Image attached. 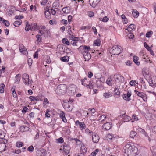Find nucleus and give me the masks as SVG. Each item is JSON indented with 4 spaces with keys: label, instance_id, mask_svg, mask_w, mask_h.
<instances>
[{
    "label": "nucleus",
    "instance_id": "f257e3e1",
    "mask_svg": "<svg viewBox=\"0 0 156 156\" xmlns=\"http://www.w3.org/2000/svg\"><path fill=\"white\" fill-rule=\"evenodd\" d=\"M113 79L115 82V86L120 87L122 82L123 83L124 78L119 74H116L114 75Z\"/></svg>",
    "mask_w": 156,
    "mask_h": 156
},
{
    "label": "nucleus",
    "instance_id": "f03ea898",
    "mask_svg": "<svg viewBox=\"0 0 156 156\" xmlns=\"http://www.w3.org/2000/svg\"><path fill=\"white\" fill-rule=\"evenodd\" d=\"M67 90V87L66 85L61 84L58 85L55 89V92L58 95H62L65 94Z\"/></svg>",
    "mask_w": 156,
    "mask_h": 156
},
{
    "label": "nucleus",
    "instance_id": "7ed1b4c3",
    "mask_svg": "<svg viewBox=\"0 0 156 156\" xmlns=\"http://www.w3.org/2000/svg\"><path fill=\"white\" fill-rule=\"evenodd\" d=\"M122 48L120 46H114L110 50L111 54L113 55H118L120 54L122 52Z\"/></svg>",
    "mask_w": 156,
    "mask_h": 156
},
{
    "label": "nucleus",
    "instance_id": "20e7f679",
    "mask_svg": "<svg viewBox=\"0 0 156 156\" xmlns=\"http://www.w3.org/2000/svg\"><path fill=\"white\" fill-rule=\"evenodd\" d=\"M134 92L137 95L141 97L144 101H147V95L142 92H140L136 90H135Z\"/></svg>",
    "mask_w": 156,
    "mask_h": 156
},
{
    "label": "nucleus",
    "instance_id": "39448f33",
    "mask_svg": "<svg viewBox=\"0 0 156 156\" xmlns=\"http://www.w3.org/2000/svg\"><path fill=\"white\" fill-rule=\"evenodd\" d=\"M90 49V48L89 46L86 45L81 46L78 48L79 51L81 52H88Z\"/></svg>",
    "mask_w": 156,
    "mask_h": 156
},
{
    "label": "nucleus",
    "instance_id": "423d86ee",
    "mask_svg": "<svg viewBox=\"0 0 156 156\" xmlns=\"http://www.w3.org/2000/svg\"><path fill=\"white\" fill-rule=\"evenodd\" d=\"M112 125V123L107 122L103 124L102 127L105 130H108L111 128Z\"/></svg>",
    "mask_w": 156,
    "mask_h": 156
},
{
    "label": "nucleus",
    "instance_id": "0eeeda50",
    "mask_svg": "<svg viewBox=\"0 0 156 156\" xmlns=\"http://www.w3.org/2000/svg\"><path fill=\"white\" fill-rule=\"evenodd\" d=\"M58 113L61 119H62V121L64 122H67V120L66 118L65 114L63 111L59 110L58 111Z\"/></svg>",
    "mask_w": 156,
    "mask_h": 156
},
{
    "label": "nucleus",
    "instance_id": "6e6552de",
    "mask_svg": "<svg viewBox=\"0 0 156 156\" xmlns=\"http://www.w3.org/2000/svg\"><path fill=\"white\" fill-rule=\"evenodd\" d=\"M126 148H129L130 151L133 153V154H135L137 152V148L136 147H133L129 144H126Z\"/></svg>",
    "mask_w": 156,
    "mask_h": 156
},
{
    "label": "nucleus",
    "instance_id": "1a4fd4ad",
    "mask_svg": "<svg viewBox=\"0 0 156 156\" xmlns=\"http://www.w3.org/2000/svg\"><path fill=\"white\" fill-rule=\"evenodd\" d=\"M101 0H89V4L93 8H95Z\"/></svg>",
    "mask_w": 156,
    "mask_h": 156
},
{
    "label": "nucleus",
    "instance_id": "9d476101",
    "mask_svg": "<svg viewBox=\"0 0 156 156\" xmlns=\"http://www.w3.org/2000/svg\"><path fill=\"white\" fill-rule=\"evenodd\" d=\"M92 139L94 143H97L99 139V136L96 133H93L92 134Z\"/></svg>",
    "mask_w": 156,
    "mask_h": 156
},
{
    "label": "nucleus",
    "instance_id": "9b49d317",
    "mask_svg": "<svg viewBox=\"0 0 156 156\" xmlns=\"http://www.w3.org/2000/svg\"><path fill=\"white\" fill-rule=\"evenodd\" d=\"M83 55L85 59V61H89L91 57V54L89 52L87 51L83 52Z\"/></svg>",
    "mask_w": 156,
    "mask_h": 156
},
{
    "label": "nucleus",
    "instance_id": "f8f14e48",
    "mask_svg": "<svg viewBox=\"0 0 156 156\" xmlns=\"http://www.w3.org/2000/svg\"><path fill=\"white\" fill-rule=\"evenodd\" d=\"M39 27L37 24L34 23H32L30 27V30H37L39 29Z\"/></svg>",
    "mask_w": 156,
    "mask_h": 156
},
{
    "label": "nucleus",
    "instance_id": "ddd939ff",
    "mask_svg": "<svg viewBox=\"0 0 156 156\" xmlns=\"http://www.w3.org/2000/svg\"><path fill=\"white\" fill-rule=\"evenodd\" d=\"M19 48L20 51L23 53V54H25V53L27 52V49L22 44H19Z\"/></svg>",
    "mask_w": 156,
    "mask_h": 156
},
{
    "label": "nucleus",
    "instance_id": "4468645a",
    "mask_svg": "<svg viewBox=\"0 0 156 156\" xmlns=\"http://www.w3.org/2000/svg\"><path fill=\"white\" fill-rule=\"evenodd\" d=\"M70 149V147L69 145L66 144L64 145L63 151L66 155L69 152Z\"/></svg>",
    "mask_w": 156,
    "mask_h": 156
},
{
    "label": "nucleus",
    "instance_id": "2eb2a0df",
    "mask_svg": "<svg viewBox=\"0 0 156 156\" xmlns=\"http://www.w3.org/2000/svg\"><path fill=\"white\" fill-rule=\"evenodd\" d=\"M46 153L45 150L43 149L41 151H38L37 153V156H45Z\"/></svg>",
    "mask_w": 156,
    "mask_h": 156
},
{
    "label": "nucleus",
    "instance_id": "dca6fc26",
    "mask_svg": "<svg viewBox=\"0 0 156 156\" xmlns=\"http://www.w3.org/2000/svg\"><path fill=\"white\" fill-rule=\"evenodd\" d=\"M29 129L28 127L24 125L20 127V129L21 132L27 131L29 130Z\"/></svg>",
    "mask_w": 156,
    "mask_h": 156
},
{
    "label": "nucleus",
    "instance_id": "f3484780",
    "mask_svg": "<svg viewBox=\"0 0 156 156\" xmlns=\"http://www.w3.org/2000/svg\"><path fill=\"white\" fill-rule=\"evenodd\" d=\"M122 119L124 122H129L131 119V118L129 116L123 115H122Z\"/></svg>",
    "mask_w": 156,
    "mask_h": 156
},
{
    "label": "nucleus",
    "instance_id": "a211bd4d",
    "mask_svg": "<svg viewBox=\"0 0 156 156\" xmlns=\"http://www.w3.org/2000/svg\"><path fill=\"white\" fill-rule=\"evenodd\" d=\"M6 145L4 144H0V151L1 152H3L6 150Z\"/></svg>",
    "mask_w": 156,
    "mask_h": 156
},
{
    "label": "nucleus",
    "instance_id": "6ab92c4d",
    "mask_svg": "<svg viewBox=\"0 0 156 156\" xmlns=\"http://www.w3.org/2000/svg\"><path fill=\"white\" fill-rule=\"evenodd\" d=\"M16 80L15 83L18 84L19 83L21 79V74H18L16 75L15 77Z\"/></svg>",
    "mask_w": 156,
    "mask_h": 156
},
{
    "label": "nucleus",
    "instance_id": "aec40b11",
    "mask_svg": "<svg viewBox=\"0 0 156 156\" xmlns=\"http://www.w3.org/2000/svg\"><path fill=\"white\" fill-rule=\"evenodd\" d=\"M69 56H65L62 57H61L60 58V59L62 61L66 62L69 61Z\"/></svg>",
    "mask_w": 156,
    "mask_h": 156
},
{
    "label": "nucleus",
    "instance_id": "412c9836",
    "mask_svg": "<svg viewBox=\"0 0 156 156\" xmlns=\"http://www.w3.org/2000/svg\"><path fill=\"white\" fill-rule=\"evenodd\" d=\"M112 79L111 77L108 78L106 80V83L109 86H112Z\"/></svg>",
    "mask_w": 156,
    "mask_h": 156
},
{
    "label": "nucleus",
    "instance_id": "4be33fe9",
    "mask_svg": "<svg viewBox=\"0 0 156 156\" xmlns=\"http://www.w3.org/2000/svg\"><path fill=\"white\" fill-rule=\"evenodd\" d=\"M49 10V9L46 10L44 12V14L45 17L47 19L50 18L51 13Z\"/></svg>",
    "mask_w": 156,
    "mask_h": 156
},
{
    "label": "nucleus",
    "instance_id": "5701e85b",
    "mask_svg": "<svg viewBox=\"0 0 156 156\" xmlns=\"http://www.w3.org/2000/svg\"><path fill=\"white\" fill-rule=\"evenodd\" d=\"M133 60L134 62L137 65H139L140 62L138 61V57L136 56H134L133 57Z\"/></svg>",
    "mask_w": 156,
    "mask_h": 156
},
{
    "label": "nucleus",
    "instance_id": "b1692460",
    "mask_svg": "<svg viewBox=\"0 0 156 156\" xmlns=\"http://www.w3.org/2000/svg\"><path fill=\"white\" fill-rule=\"evenodd\" d=\"M132 14L134 18H137L139 15V12L136 10H133L132 11Z\"/></svg>",
    "mask_w": 156,
    "mask_h": 156
},
{
    "label": "nucleus",
    "instance_id": "393cba45",
    "mask_svg": "<svg viewBox=\"0 0 156 156\" xmlns=\"http://www.w3.org/2000/svg\"><path fill=\"white\" fill-rule=\"evenodd\" d=\"M49 103V101L48 99L44 98V101L43 103V106L44 107H46Z\"/></svg>",
    "mask_w": 156,
    "mask_h": 156
},
{
    "label": "nucleus",
    "instance_id": "a878e982",
    "mask_svg": "<svg viewBox=\"0 0 156 156\" xmlns=\"http://www.w3.org/2000/svg\"><path fill=\"white\" fill-rule=\"evenodd\" d=\"M29 98L32 101H38L40 99L39 97H35L32 96H30Z\"/></svg>",
    "mask_w": 156,
    "mask_h": 156
},
{
    "label": "nucleus",
    "instance_id": "bb28decb",
    "mask_svg": "<svg viewBox=\"0 0 156 156\" xmlns=\"http://www.w3.org/2000/svg\"><path fill=\"white\" fill-rule=\"evenodd\" d=\"M114 135H112V134H108L107 135V140H108V139L112 140H114L115 139V137L114 136Z\"/></svg>",
    "mask_w": 156,
    "mask_h": 156
},
{
    "label": "nucleus",
    "instance_id": "cd10ccee",
    "mask_svg": "<svg viewBox=\"0 0 156 156\" xmlns=\"http://www.w3.org/2000/svg\"><path fill=\"white\" fill-rule=\"evenodd\" d=\"M62 41L63 43L67 45H69L70 44V42H69L66 38H64L63 39Z\"/></svg>",
    "mask_w": 156,
    "mask_h": 156
},
{
    "label": "nucleus",
    "instance_id": "c85d7f7f",
    "mask_svg": "<svg viewBox=\"0 0 156 156\" xmlns=\"http://www.w3.org/2000/svg\"><path fill=\"white\" fill-rule=\"evenodd\" d=\"M139 130L140 131L141 133L144 134L146 137H148V135L147 133L145 130L141 128H139Z\"/></svg>",
    "mask_w": 156,
    "mask_h": 156
},
{
    "label": "nucleus",
    "instance_id": "c756f323",
    "mask_svg": "<svg viewBox=\"0 0 156 156\" xmlns=\"http://www.w3.org/2000/svg\"><path fill=\"white\" fill-rule=\"evenodd\" d=\"M97 154H100V152L99 151V149H95L94 151L93 152L91 153V155L92 156H96Z\"/></svg>",
    "mask_w": 156,
    "mask_h": 156
},
{
    "label": "nucleus",
    "instance_id": "7c9ffc66",
    "mask_svg": "<svg viewBox=\"0 0 156 156\" xmlns=\"http://www.w3.org/2000/svg\"><path fill=\"white\" fill-rule=\"evenodd\" d=\"M101 41L100 39H97L94 41V44L95 46H99L100 45Z\"/></svg>",
    "mask_w": 156,
    "mask_h": 156
},
{
    "label": "nucleus",
    "instance_id": "2f4dec72",
    "mask_svg": "<svg viewBox=\"0 0 156 156\" xmlns=\"http://www.w3.org/2000/svg\"><path fill=\"white\" fill-rule=\"evenodd\" d=\"M79 126V128L81 130L85 129L86 128V125L84 122H82Z\"/></svg>",
    "mask_w": 156,
    "mask_h": 156
},
{
    "label": "nucleus",
    "instance_id": "473e14b6",
    "mask_svg": "<svg viewBox=\"0 0 156 156\" xmlns=\"http://www.w3.org/2000/svg\"><path fill=\"white\" fill-rule=\"evenodd\" d=\"M118 87H117L115 88V90H114V91L115 92V95H117L118 97H119L120 92L119 90V88Z\"/></svg>",
    "mask_w": 156,
    "mask_h": 156
},
{
    "label": "nucleus",
    "instance_id": "72a5a7b5",
    "mask_svg": "<svg viewBox=\"0 0 156 156\" xmlns=\"http://www.w3.org/2000/svg\"><path fill=\"white\" fill-rule=\"evenodd\" d=\"M22 23L21 21H16L14 22L13 23V25L15 27H18L19 25H20Z\"/></svg>",
    "mask_w": 156,
    "mask_h": 156
},
{
    "label": "nucleus",
    "instance_id": "f704fd0d",
    "mask_svg": "<svg viewBox=\"0 0 156 156\" xmlns=\"http://www.w3.org/2000/svg\"><path fill=\"white\" fill-rule=\"evenodd\" d=\"M136 134L137 133L136 132L133 131H132L130 132V136L131 137L133 138Z\"/></svg>",
    "mask_w": 156,
    "mask_h": 156
},
{
    "label": "nucleus",
    "instance_id": "c9c22d12",
    "mask_svg": "<svg viewBox=\"0 0 156 156\" xmlns=\"http://www.w3.org/2000/svg\"><path fill=\"white\" fill-rule=\"evenodd\" d=\"M135 26L134 24H130L127 27L126 29V30H128V29H131V30H132L133 29H135Z\"/></svg>",
    "mask_w": 156,
    "mask_h": 156
},
{
    "label": "nucleus",
    "instance_id": "e433bc0d",
    "mask_svg": "<svg viewBox=\"0 0 156 156\" xmlns=\"http://www.w3.org/2000/svg\"><path fill=\"white\" fill-rule=\"evenodd\" d=\"M23 145V144L21 142H17L16 144V146L18 147H22Z\"/></svg>",
    "mask_w": 156,
    "mask_h": 156
},
{
    "label": "nucleus",
    "instance_id": "4c0bfd02",
    "mask_svg": "<svg viewBox=\"0 0 156 156\" xmlns=\"http://www.w3.org/2000/svg\"><path fill=\"white\" fill-rule=\"evenodd\" d=\"M81 150L83 153H85L87 151V148H86L84 146H83L81 147Z\"/></svg>",
    "mask_w": 156,
    "mask_h": 156
},
{
    "label": "nucleus",
    "instance_id": "58836bf2",
    "mask_svg": "<svg viewBox=\"0 0 156 156\" xmlns=\"http://www.w3.org/2000/svg\"><path fill=\"white\" fill-rule=\"evenodd\" d=\"M5 87V85L3 83H2V86L0 87V92L1 93H2L4 92V87Z\"/></svg>",
    "mask_w": 156,
    "mask_h": 156
},
{
    "label": "nucleus",
    "instance_id": "ea45409f",
    "mask_svg": "<svg viewBox=\"0 0 156 156\" xmlns=\"http://www.w3.org/2000/svg\"><path fill=\"white\" fill-rule=\"evenodd\" d=\"M153 32L152 31H149L146 34V37L149 38L151 37V35L152 34Z\"/></svg>",
    "mask_w": 156,
    "mask_h": 156
},
{
    "label": "nucleus",
    "instance_id": "a19ab883",
    "mask_svg": "<svg viewBox=\"0 0 156 156\" xmlns=\"http://www.w3.org/2000/svg\"><path fill=\"white\" fill-rule=\"evenodd\" d=\"M50 110L48 109H47L45 114V115L46 117L47 118L50 117V115L48 113L50 112Z\"/></svg>",
    "mask_w": 156,
    "mask_h": 156
},
{
    "label": "nucleus",
    "instance_id": "79ce46f5",
    "mask_svg": "<svg viewBox=\"0 0 156 156\" xmlns=\"http://www.w3.org/2000/svg\"><path fill=\"white\" fill-rule=\"evenodd\" d=\"M77 40L75 39H72V40L70 43L73 46H76V43H77Z\"/></svg>",
    "mask_w": 156,
    "mask_h": 156
},
{
    "label": "nucleus",
    "instance_id": "37998d69",
    "mask_svg": "<svg viewBox=\"0 0 156 156\" xmlns=\"http://www.w3.org/2000/svg\"><path fill=\"white\" fill-rule=\"evenodd\" d=\"M30 25L29 24L28 22H27L26 27L25 28V30L27 31H28L29 30H30Z\"/></svg>",
    "mask_w": 156,
    "mask_h": 156
},
{
    "label": "nucleus",
    "instance_id": "c03bdc74",
    "mask_svg": "<svg viewBox=\"0 0 156 156\" xmlns=\"http://www.w3.org/2000/svg\"><path fill=\"white\" fill-rule=\"evenodd\" d=\"M23 82L25 84H28V85L29 83H31V80L29 78L28 79H26L23 80Z\"/></svg>",
    "mask_w": 156,
    "mask_h": 156
},
{
    "label": "nucleus",
    "instance_id": "a18cd8bd",
    "mask_svg": "<svg viewBox=\"0 0 156 156\" xmlns=\"http://www.w3.org/2000/svg\"><path fill=\"white\" fill-rule=\"evenodd\" d=\"M29 78V75L26 73H24L22 75V79H23V80L26 79H28Z\"/></svg>",
    "mask_w": 156,
    "mask_h": 156
},
{
    "label": "nucleus",
    "instance_id": "49530a36",
    "mask_svg": "<svg viewBox=\"0 0 156 156\" xmlns=\"http://www.w3.org/2000/svg\"><path fill=\"white\" fill-rule=\"evenodd\" d=\"M127 36L129 39H132L133 38L134 35L132 33L130 32L128 34Z\"/></svg>",
    "mask_w": 156,
    "mask_h": 156
},
{
    "label": "nucleus",
    "instance_id": "de8ad7c7",
    "mask_svg": "<svg viewBox=\"0 0 156 156\" xmlns=\"http://www.w3.org/2000/svg\"><path fill=\"white\" fill-rule=\"evenodd\" d=\"M39 130L37 129V133L36 134L34 137V140H36L38 139L39 137Z\"/></svg>",
    "mask_w": 156,
    "mask_h": 156
},
{
    "label": "nucleus",
    "instance_id": "09e8293b",
    "mask_svg": "<svg viewBox=\"0 0 156 156\" xmlns=\"http://www.w3.org/2000/svg\"><path fill=\"white\" fill-rule=\"evenodd\" d=\"M103 96L105 98H108L111 96V94H109V93H104Z\"/></svg>",
    "mask_w": 156,
    "mask_h": 156
},
{
    "label": "nucleus",
    "instance_id": "8fccbe9b",
    "mask_svg": "<svg viewBox=\"0 0 156 156\" xmlns=\"http://www.w3.org/2000/svg\"><path fill=\"white\" fill-rule=\"evenodd\" d=\"M34 150V148L32 146L29 147L27 149V150L29 151L30 152H33Z\"/></svg>",
    "mask_w": 156,
    "mask_h": 156
},
{
    "label": "nucleus",
    "instance_id": "3c124183",
    "mask_svg": "<svg viewBox=\"0 0 156 156\" xmlns=\"http://www.w3.org/2000/svg\"><path fill=\"white\" fill-rule=\"evenodd\" d=\"M27 62L29 66H31L33 62L32 59L31 58H29L27 60Z\"/></svg>",
    "mask_w": 156,
    "mask_h": 156
},
{
    "label": "nucleus",
    "instance_id": "603ef678",
    "mask_svg": "<svg viewBox=\"0 0 156 156\" xmlns=\"http://www.w3.org/2000/svg\"><path fill=\"white\" fill-rule=\"evenodd\" d=\"M131 95V92H129V91H127V94H126V96H127V101H129L130 100V99L129 98L130 97Z\"/></svg>",
    "mask_w": 156,
    "mask_h": 156
},
{
    "label": "nucleus",
    "instance_id": "864d4df0",
    "mask_svg": "<svg viewBox=\"0 0 156 156\" xmlns=\"http://www.w3.org/2000/svg\"><path fill=\"white\" fill-rule=\"evenodd\" d=\"M61 23L63 25L66 26L68 23V22L67 20H62L61 21Z\"/></svg>",
    "mask_w": 156,
    "mask_h": 156
},
{
    "label": "nucleus",
    "instance_id": "5fc2aeb1",
    "mask_svg": "<svg viewBox=\"0 0 156 156\" xmlns=\"http://www.w3.org/2000/svg\"><path fill=\"white\" fill-rule=\"evenodd\" d=\"M5 136V135L4 132L1 130H0V138L2 139Z\"/></svg>",
    "mask_w": 156,
    "mask_h": 156
},
{
    "label": "nucleus",
    "instance_id": "6e6d98bb",
    "mask_svg": "<svg viewBox=\"0 0 156 156\" xmlns=\"http://www.w3.org/2000/svg\"><path fill=\"white\" fill-rule=\"evenodd\" d=\"M74 140L75 141L76 143V145H80V144L81 142L80 140L77 139V138L76 139H74Z\"/></svg>",
    "mask_w": 156,
    "mask_h": 156
},
{
    "label": "nucleus",
    "instance_id": "4d7b16f0",
    "mask_svg": "<svg viewBox=\"0 0 156 156\" xmlns=\"http://www.w3.org/2000/svg\"><path fill=\"white\" fill-rule=\"evenodd\" d=\"M109 20L108 17L107 16H105L103 17L102 19V21L104 22H107Z\"/></svg>",
    "mask_w": 156,
    "mask_h": 156
},
{
    "label": "nucleus",
    "instance_id": "13d9d810",
    "mask_svg": "<svg viewBox=\"0 0 156 156\" xmlns=\"http://www.w3.org/2000/svg\"><path fill=\"white\" fill-rule=\"evenodd\" d=\"M3 23L7 27H8L9 25V22L7 20H4Z\"/></svg>",
    "mask_w": 156,
    "mask_h": 156
},
{
    "label": "nucleus",
    "instance_id": "bf43d9fd",
    "mask_svg": "<svg viewBox=\"0 0 156 156\" xmlns=\"http://www.w3.org/2000/svg\"><path fill=\"white\" fill-rule=\"evenodd\" d=\"M40 35L39 34H37L36 35V37L37 39V41L38 42H41V38L40 37Z\"/></svg>",
    "mask_w": 156,
    "mask_h": 156
},
{
    "label": "nucleus",
    "instance_id": "052dcab7",
    "mask_svg": "<svg viewBox=\"0 0 156 156\" xmlns=\"http://www.w3.org/2000/svg\"><path fill=\"white\" fill-rule=\"evenodd\" d=\"M136 81L134 80H132L130 82V84L131 86H135L136 84Z\"/></svg>",
    "mask_w": 156,
    "mask_h": 156
},
{
    "label": "nucleus",
    "instance_id": "680f3d73",
    "mask_svg": "<svg viewBox=\"0 0 156 156\" xmlns=\"http://www.w3.org/2000/svg\"><path fill=\"white\" fill-rule=\"evenodd\" d=\"M106 118V116L104 115H103L101 116L100 117V120H101V121H104Z\"/></svg>",
    "mask_w": 156,
    "mask_h": 156
},
{
    "label": "nucleus",
    "instance_id": "e2e57ef3",
    "mask_svg": "<svg viewBox=\"0 0 156 156\" xmlns=\"http://www.w3.org/2000/svg\"><path fill=\"white\" fill-rule=\"evenodd\" d=\"M42 1L41 2V5H44L47 2L48 0H41Z\"/></svg>",
    "mask_w": 156,
    "mask_h": 156
},
{
    "label": "nucleus",
    "instance_id": "0e129e2a",
    "mask_svg": "<svg viewBox=\"0 0 156 156\" xmlns=\"http://www.w3.org/2000/svg\"><path fill=\"white\" fill-rule=\"evenodd\" d=\"M125 63L126 65L130 66L132 64L133 62H131L129 60H128L125 62Z\"/></svg>",
    "mask_w": 156,
    "mask_h": 156
},
{
    "label": "nucleus",
    "instance_id": "69168bd1",
    "mask_svg": "<svg viewBox=\"0 0 156 156\" xmlns=\"http://www.w3.org/2000/svg\"><path fill=\"white\" fill-rule=\"evenodd\" d=\"M93 75V73L91 71H89L88 73V77L89 78H91Z\"/></svg>",
    "mask_w": 156,
    "mask_h": 156
},
{
    "label": "nucleus",
    "instance_id": "338daca9",
    "mask_svg": "<svg viewBox=\"0 0 156 156\" xmlns=\"http://www.w3.org/2000/svg\"><path fill=\"white\" fill-rule=\"evenodd\" d=\"M21 150L20 149H18L17 150H15L13 151V152L16 154H19L21 153Z\"/></svg>",
    "mask_w": 156,
    "mask_h": 156
},
{
    "label": "nucleus",
    "instance_id": "774afa93",
    "mask_svg": "<svg viewBox=\"0 0 156 156\" xmlns=\"http://www.w3.org/2000/svg\"><path fill=\"white\" fill-rule=\"evenodd\" d=\"M63 139L62 137H61L59 138L58 139V142L59 143H62L63 142Z\"/></svg>",
    "mask_w": 156,
    "mask_h": 156
}]
</instances>
